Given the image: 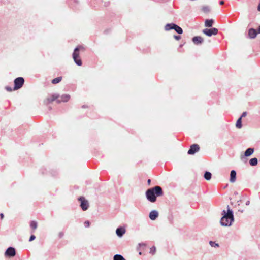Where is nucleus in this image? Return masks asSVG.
Returning a JSON list of instances; mask_svg holds the SVG:
<instances>
[{"label":"nucleus","instance_id":"nucleus-8","mask_svg":"<svg viewBox=\"0 0 260 260\" xmlns=\"http://www.w3.org/2000/svg\"><path fill=\"white\" fill-rule=\"evenodd\" d=\"M200 150V146L198 144H194L191 145L188 150L187 153L189 155H193Z\"/></svg>","mask_w":260,"mask_h":260},{"label":"nucleus","instance_id":"nucleus-24","mask_svg":"<svg viewBox=\"0 0 260 260\" xmlns=\"http://www.w3.org/2000/svg\"><path fill=\"white\" fill-rule=\"evenodd\" d=\"M113 260H124V258L121 255L115 254L113 257Z\"/></svg>","mask_w":260,"mask_h":260},{"label":"nucleus","instance_id":"nucleus-27","mask_svg":"<svg viewBox=\"0 0 260 260\" xmlns=\"http://www.w3.org/2000/svg\"><path fill=\"white\" fill-rule=\"evenodd\" d=\"M155 251H156V248L155 246H153L150 248L149 252H150V253L153 255L155 253Z\"/></svg>","mask_w":260,"mask_h":260},{"label":"nucleus","instance_id":"nucleus-21","mask_svg":"<svg viewBox=\"0 0 260 260\" xmlns=\"http://www.w3.org/2000/svg\"><path fill=\"white\" fill-rule=\"evenodd\" d=\"M212 177V174L208 171H206L204 173V177L206 180H210Z\"/></svg>","mask_w":260,"mask_h":260},{"label":"nucleus","instance_id":"nucleus-41","mask_svg":"<svg viewBox=\"0 0 260 260\" xmlns=\"http://www.w3.org/2000/svg\"><path fill=\"white\" fill-rule=\"evenodd\" d=\"M139 245H145V244L144 243H141V244H139Z\"/></svg>","mask_w":260,"mask_h":260},{"label":"nucleus","instance_id":"nucleus-34","mask_svg":"<svg viewBox=\"0 0 260 260\" xmlns=\"http://www.w3.org/2000/svg\"><path fill=\"white\" fill-rule=\"evenodd\" d=\"M257 34H260V25L258 26V28H257Z\"/></svg>","mask_w":260,"mask_h":260},{"label":"nucleus","instance_id":"nucleus-1","mask_svg":"<svg viewBox=\"0 0 260 260\" xmlns=\"http://www.w3.org/2000/svg\"><path fill=\"white\" fill-rule=\"evenodd\" d=\"M163 194V190L159 186H155L148 189L145 192L146 199L151 203L155 202L157 198L162 196Z\"/></svg>","mask_w":260,"mask_h":260},{"label":"nucleus","instance_id":"nucleus-30","mask_svg":"<svg viewBox=\"0 0 260 260\" xmlns=\"http://www.w3.org/2000/svg\"><path fill=\"white\" fill-rule=\"evenodd\" d=\"M36 238V236L34 235H31L29 238V241L31 242Z\"/></svg>","mask_w":260,"mask_h":260},{"label":"nucleus","instance_id":"nucleus-19","mask_svg":"<svg viewBox=\"0 0 260 260\" xmlns=\"http://www.w3.org/2000/svg\"><path fill=\"white\" fill-rule=\"evenodd\" d=\"M174 30L178 34H182L183 33V30L182 29L177 25V24H175V26H174Z\"/></svg>","mask_w":260,"mask_h":260},{"label":"nucleus","instance_id":"nucleus-38","mask_svg":"<svg viewBox=\"0 0 260 260\" xmlns=\"http://www.w3.org/2000/svg\"><path fill=\"white\" fill-rule=\"evenodd\" d=\"M224 3V2L223 1H221L220 2V5H223Z\"/></svg>","mask_w":260,"mask_h":260},{"label":"nucleus","instance_id":"nucleus-4","mask_svg":"<svg viewBox=\"0 0 260 260\" xmlns=\"http://www.w3.org/2000/svg\"><path fill=\"white\" fill-rule=\"evenodd\" d=\"M78 201L80 202V206L83 211H86L89 206L88 201L83 196L78 198Z\"/></svg>","mask_w":260,"mask_h":260},{"label":"nucleus","instance_id":"nucleus-11","mask_svg":"<svg viewBox=\"0 0 260 260\" xmlns=\"http://www.w3.org/2000/svg\"><path fill=\"white\" fill-rule=\"evenodd\" d=\"M192 41L196 45H201L204 42V39L201 36H195L192 38Z\"/></svg>","mask_w":260,"mask_h":260},{"label":"nucleus","instance_id":"nucleus-29","mask_svg":"<svg viewBox=\"0 0 260 260\" xmlns=\"http://www.w3.org/2000/svg\"><path fill=\"white\" fill-rule=\"evenodd\" d=\"M90 223L89 221H86L85 222H84V225H85V228H88L90 226Z\"/></svg>","mask_w":260,"mask_h":260},{"label":"nucleus","instance_id":"nucleus-36","mask_svg":"<svg viewBox=\"0 0 260 260\" xmlns=\"http://www.w3.org/2000/svg\"><path fill=\"white\" fill-rule=\"evenodd\" d=\"M250 204V201H247L246 202V205L248 206Z\"/></svg>","mask_w":260,"mask_h":260},{"label":"nucleus","instance_id":"nucleus-14","mask_svg":"<svg viewBox=\"0 0 260 260\" xmlns=\"http://www.w3.org/2000/svg\"><path fill=\"white\" fill-rule=\"evenodd\" d=\"M158 216V212L156 210L151 211L149 215L150 219L152 220H155Z\"/></svg>","mask_w":260,"mask_h":260},{"label":"nucleus","instance_id":"nucleus-17","mask_svg":"<svg viewBox=\"0 0 260 260\" xmlns=\"http://www.w3.org/2000/svg\"><path fill=\"white\" fill-rule=\"evenodd\" d=\"M254 150L253 148H248L245 151L244 156L246 157L250 156L253 153Z\"/></svg>","mask_w":260,"mask_h":260},{"label":"nucleus","instance_id":"nucleus-28","mask_svg":"<svg viewBox=\"0 0 260 260\" xmlns=\"http://www.w3.org/2000/svg\"><path fill=\"white\" fill-rule=\"evenodd\" d=\"M202 10L205 12V13H208L209 12L210 10H209V8L207 6H204L202 8Z\"/></svg>","mask_w":260,"mask_h":260},{"label":"nucleus","instance_id":"nucleus-26","mask_svg":"<svg viewBox=\"0 0 260 260\" xmlns=\"http://www.w3.org/2000/svg\"><path fill=\"white\" fill-rule=\"evenodd\" d=\"M209 244L212 247H218L219 246L218 243L212 241L209 242Z\"/></svg>","mask_w":260,"mask_h":260},{"label":"nucleus","instance_id":"nucleus-37","mask_svg":"<svg viewBox=\"0 0 260 260\" xmlns=\"http://www.w3.org/2000/svg\"><path fill=\"white\" fill-rule=\"evenodd\" d=\"M0 216H1V219H3L4 218V214L3 213H1Z\"/></svg>","mask_w":260,"mask_h":260},{"label":"nucleus","instance_id":"nucleus-12","mask_svg":"<svg viewBox=\"0 0 260 260\" xmlns=\"http://www.w3.org/2000/svg\"><path fill=\"white\" fill-rule=\"evenodd\" d=\"M59 98H60V99H59L58 98L57 100V103H60L61 102H68L70 99V95L69 94H63L61 96H59Z\"/></svg>","mask_w":260,"mask_h":260},{"label":"nucleus","instance_id":"nucleus-10","mask_svg":"<svg viewBox=\"0 0 260 260\" xmlns=\"http://www.w3.org/2000/svg\"><path fill=\"white\" fill-rule=\"evenodd\" d=\"M257 32L256 29L251 28L248 29V38L251 39H253L256 38L257 36Z\"/></svg>","mask_w":260,"mask_h":260},{"label":"nucleus","instance_id":"nucleus-18","mask_svg":"<svg viewBox=\"0 0 260 260\" xmlns=\"http://www.w3.org/2000/svg\"><path fill=\"white\" fill-rule=\"evenodd\" d=\"M175 26V23H168L165 26V30L166 31H169L171 29H174Z\"/></svg>","mask_w":260,"mask_h":260},{"label":"nucleus","instance_id":"nucleus-31","mask_svg":"<svg viewBox=\"0 0 260 260\" xmlns=\"http://www.w3.org/2000/svg\"><path fill=\"white\" fill-rule=\"evenodd\" d=\"M174 38L176 40H179L181 39V36L179 35H174Z\"/></svg>","mask_w":260,"mask_h":260},{"label":"nucleus","instance_id":"nucleus-33","mask_svg":"<svg viewBox=\"0 0 260 260\" xmlns=\"http://www.w3.org/2000/svg\"><path fill=\"white\" fill-rule=\"evenodd\" d=\"M246 115H247V112H244L242 113V115H241V116L240 117H241V119H242L243 117H245Z\"/></svg>","mask_w":260,"mask_h":260},{"label":"nucleus","instance_id":"nucleus-32","mask_svg":"<svg viewBox=\"0 0 260 260\" xmlns=\"http://www.w3.org/2000/svg\"><path fill=\"white\" fill-rule=\"evenodd\" d=\"M5 89H6V90L7 91H12V88H11V87H9V86H6V87H5Z\"/></svg>","mask_w":260,"mask_h":260},{"label":"nucleus","instance_id":"nucleus-20","mask_svg":"<svg viewBox=\"0 0 260 260\" xmlns=\"http://www.w3.org/2000/svg\"><path fill=\"white\" fill-rule=\"evenodd\" d=\"M258 160L256 157L252 158L249 160V164L251 166H255L257 165Z\"/></svg>","mask_w":260,"mask_h":260},{"label":"nucleus","instance_id":"nucleus-2","mask_svg":"<svg viewBox=\"0 0 260 260\" xmlns=\"http://www.w3.org/2000/svg\"><path fill=\"white\" fill-rule=\"evenodd\" d=\"M221 214L222 217L220 221L221 225L223 226H231L234 221V217L233 212L229 205L227 206V211L223 210Z\"/></svg>","mask_w":260,"mask_h":260},{"label":"nucleus","instance_id":"nucleus-16","mask_svg":"<svg viewBox=\"0 0 260 260\" xmlns=\"http://www.w3.org/2000/svg\"><path fill=\"white\" fill-rule=\"evenodd\" d=\"M214 20L212 19H206L205 21V26L207 27H211L214 23Z\"/></svg>","mask_w":260,"mask_h":260},{"label":"nucleus","instance_id":"nucleus-3","mask_svg":"<svg viewBox=\"0 0 260 260\" xmlns=\"http://www.w3.org/2000/svg\"><path fill=\"white\" fill-rule=\"evenodd\" d=\"M81 50H84V48L81 45H78L75 48L72 54L75 63L79 66L82 64V61L79 57V51Z\"/></svg>","mask_w":260,"mask_h":260},{"label":"nucleus","instance_id":"nucleus-40","mask_svg":"<svg viewBox=\"0 0 260 260\" xmlns=\"http://www.w3.org/2000/svg\"><path fill=\"white\" fill-rule=\"evenodd\" d=\"M83 108H85L87 107V106L86 105H83L82 107Z\"/></svg>","mask_w":260,"mask_h":260},{"label":"nucleus","instance_id":"nucleus-35","mask_svg":"<svg viewBox=\"0 0 260 260\" xmlns=\"http://www.w3.org/2000/svg\"><path fill=\"white\" fill-rule=\"evenodd\" d=\"M147 183H148V185H150V183H151V180L149 179L147 180Z\"/></svg>","mask_w":260,"mask_h":260},{"label":"nucleus","instance_id":"nucleus-13","mask_svg":"<svg viewBox=\"0 0 260 260\" xmlns=\"http://www.w3.org/2000/svg\"><path fill=\"white\" fill-rule=\"evenodd\" d=\"M125 232L126 231L124 228L119 226L118 228H117L116 230V234L118 237H121L125 233Z\"/></svg>","mask_w":260,"mask_h":260},{"label":"nucleus","instance_id":"nucleus-25","mask_svg":"<svg viewBox=\"0 0 260 260\" xmlns=\"http://www.w3.org/2000/svg\"><path fill=\"white\" fill-rule=\"evenodd\" d=\"M37 222L35 221H31L30 224L31 228L32 229L34 230L37 229Z\"/></svg>","mask_w":260,"mask_h":260},{"label":"nucleus","instance_id":"nucleus-23","mask_svg":"<svg viewBox=\"0 0 260 260\" xmlns=\"http://www.w3.org/2000/svg\"><path fill=\"white\" fill-rule=\"evenodd\" d=\"M62 80V77H58L56 78H54L52 80V84H57V83H58L59 82H60Z\"/></svg>","mask_w":260,"mask_h":260},{"label":"nucleus","instance_id":"nucleus-22","mask_svg":"<svg viewBox=\"0 0 260 260\" xmlns=\"http://www.w3.org/2000/svg\"><path fill=\"white\" fill-rule=\"evenodd\" d=\"M236 126L237 128L238 129H240L242 125V119H241V117H239L237 122H236Z\"/></svg>","mask_w":260,"mask_h":260},{"label":"nucleus","instance_id":"nucleus-15","mask_svg":"<svg viewBox=\"0 0 260 260\" xmlns=\"http://www.w3.org/2000/svg\"><path fill=\"white\" fill-rule=\"evenodd\" d=\"M236 179V172L235 170H232L230 172V181L231 183L235 182Z\"/></svg>","mask_w":260,"mask_h":260},{"label":"nucleus","instance_id":"nucleus-39","mask_svg":"<svg viewBox=\"0 0 260 260\" xmlns=\"http://www.w3.org/2000/svg\"><path fill=\"white\" fill-rule=\"evenodd\" d=\"M63 234L62 233H59V236L60 237H61L62 236H63Z\"/></svg>","mask_w":260,"mask_h":260},{"label":"nucleus","instance_id":"nucleus-6","mask_svg":"<svg viewBox=\"0 0 260 260\" xmlns=\"http://www.w3.org/2000/svg\"><path fill=\"white\" fill-rule=\"evenodd\" d=\"M203 32L208 37L212 35H216L218 32V30L216 28L212 27L210 29L206 28L203 30Z\"/></svg>","mask_w":260,"mask_h":260},{"label":"nucleus","instance_id":"nucleus-9","mask_svg":"<svg viewBox=\"0 0 260 260\" xmlns=\"http://www.w3.org/2000/svg\"><path fill=\"white\" fill-rule=\"evenodd\" d=\"M5 254L9 257L14 256L16 255L15 249L12 247H9L5 251Z\"/></svg>","mask_w":260,"mask_h":260},{"label":"nucleus","instance_id":"nucleus-7","mask_svg":"<svg viewBox=\"0 0 260 260\" xmlns=\"http://www.w3.org/2000/svg\"><path fill=\"white\" fill-rule=\"evenodd\" d=\"M59 98V95L57 93H54L51 95L50 96L47 97L44 101V103L46 105H48L52 102L57 100Z\"/></svg>","mask_w":260,"mask_h":260},{"label":"nucleus","instance_id":"nucleus-5","mask_svg":"<svg viewBox=\"0 0 260 260\" xmlns=\"http://www.w3.org/2000/svg\"><path fill=\"white\" fill-rule=\"evenodd\" d=\"M14 90H17L21 88L24 83V79L23 77H19L16 78L14 81Z\"/></svg>","mask_w":260,"mask_h":260}]
</instances>
